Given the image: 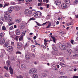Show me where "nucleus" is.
I'll use <instances>...</instances> for the list:
<instances>
[{"label": "nucleus", "mask_w": 78, "mask_h": 78, "mask_svg": "<svg viewBox=\"0 0 78 78\" xmlns=\"http://www.w3.org/2000/svg\"><path fill=\"white\" fill-rule=\"evenodd\" d=\"M4 18L5 20L9 22H12V18L9 17V14L8 12H6L4 14Z\"/></svg>", "instance_id": "nucleus-1"}, {"label": "nucleus", "mask_w": 78, "mask_h": 78, "mask_svg": "<svg viewBox=\"0 0 78 78\" xmlns=\"http://www.w3.org/2000/svg\"><path fill=\"white\" fill-rule=\"evenodd\" d=\"M15 39L17 41L18 40V36H16V37L15 38Z\"/></svg>", "instance_id": "nucleus-49"}, {"label": "nucleus", "mask_w": 78, "mask_h": 78, "mask_svg": "<svg viewBox=\"0 0 78 78\" xmlns=\"http://www.w3.org/2000/svg\"><path fill=\"white\" fill-rule=\"evenodd\" d=\"M21 21H22V20L19 19H17L16 20V22L17 23H20V22H21Z\"/></svg>", "instance_id": "nucleus-19"}, {"label": "nucleus", "mask_w": 78, "mask_h": 78, "mask_svg": "<svg viewBox=\"0 0 78 78\" xmlns=\"http://www.w3.org/2000/svg\"><path fill=\"white\" fill-rule=\"evenodd\" d=\"M13 23H8V25L9 26L12 25H13Z\"/></svg>", "instance_id": "nucleus-39"}, {"label": "nucleus", "mask_w": 78, "mask_h": 78, "mask_svg": "<svg viewBox=\"0 0 78 78\" xmlns=\"http://www.w3.org/2000/svg\"><path fill=\"white\" fill-rule=\"evenodd\" d=\"M75 17L76 18H77V19L78 18V15H75Z\"/></svg>", "instance_id": "nucleus-64"}, {"label": "nucleus", "mask_w": 78, "mask_h": 78, "mask_svg": "<svg viewBox=\"0 0 78 78\" xmlns=\"http://www.w3.org/2000/svg\"><path fill=\"white\" fill-rule=\"evenodd\" d=\"M5 42V40H2V39H0V44L1 45H2Z\"/></svg>", "instance_id": "nucleus-12"}, {"label": "nucleus", "mask_w": 78, "mask_h": 78, "mask_svg": "<svg viewBox=\"0 0 78 78\" xmlns=\"http://www.w3.org/2000/svg\"><path fill=\"white\" fill-rule=\"evenodd\" d=\"M30 12V10L29 9H26L24 11V13L26 15H28L29 14V12Z\"/></svg>", "instance_id": "nucleus-7"}, {"label": "nucleus", "mask_w": 78, "mask_h": 78, "mask_svg": "<svg viewBox=\"0 0 78 78\" xmlns=\"http://www.w3.org/2000/svg\"><path fill=\"white\" fill-rule=\"evenodd\" d=\"M13 28H14L13 26H12L9 28V30H13Z\"/></svg>", "instance_id": "nucleus-38"}, {"label": "nucleus", "mask_w": 78, "mask_h": 78, "mask_svg": "<svg viewBox=\"0 0 78 78\" xmlns=\"http://www.w3.org/2000/svg\"><path fill=\"white\" fill-rule=\"evenodd\" d=\"M14 9V7L13 6L10 7L8 9V11H12Z\"/></svg>", "instance_id": "nucleus-17"}, {"label": "nucleus", "mask_w": 78, "mask_h": 78, "mask_svg": "<svg viewBox=\"0 0 78 78\" xmlns=\"http://www.w3.org/2000/svg\"><path fill=\"white\" fill-rule=\"evenodd\" d=\"M10 3L11 5H15V2H10Z\"/></svg>", "instance_id": "nucleus-43"}, {"label": "nucleus", "mask_w": 78, "mask_h": 78, "mask_svg": "<svg viewBox=\"0 0 78 78\" xmlns=\"http://www.w3.org/2000/svg\"><path fill=\"white\" fill-rule=\"evenodd\" d=\"M23 37L21 36L19 38V40L20 41H23Z\"/></svg>", "instance_id": "nucleus-27"}, {"label": "nucleus", "mask_w": 78, "mask_h": 78, "mask_svg": "<svg viewBox=\"0 0 78 78\" xmlns=\"http://www.w3.org/2000/svg\"><path fill=\"white\" fill-rule=\"evenodd\" d=\"M2 30L3 31H5V30H6V28L5 26H3L2 27Z\"/></svg>", "instance_id": "nucleus-29"}, {"label": "nucleus", "mask_w": 78, "mask_h": 78, "mask_svg": "<svg viewBox=\"0 0 78 78\" xmlns=\"http://www.w3.org/2000/svg\"><path fill=\"white\" fill-rule=\"evenodd\" d=\"M35 20V18L33 17L29 19V21H31V20Z\"/></svg>", "instance_id": "nucleus-37"}, {"label": "nucleus", "mask_w": 78, "mask_h": 78, "mask_svg": "<svg viewBox=\"0 0 78 78\" xmlns=\"http://www.w3.org/2000/svg\"><path fill=\"white\" fill-rule=\"evenodd\" d=\"M77 56H78L77 54L73 55V57H77Z\"/></svg>", "instance_id": "nucleus-60"}, {"label": "nucleus", "mask_w": 78, "mask_h": 78, "mask_svg": "<svg viewBox=\"0 0 78 78\" xmlns=\"http://www.w3.org/2000/svg\"><path fill=\"white\" fill-rule=\"evenodd\" d=\"M60 65L62 66L63 67H66V65L65 64L62 63H60Z\"/></svg>", "instance_id": "nucleus-22"}, {"label": "nucleus", "mask_w": 78, "mask_h": 78, "mask_svg": "<svg viewBox=\"0 0 78 78\" xmlns=\"http://www.w3.org/2000/svg\"><path fill=\"white\" fill-rule=\"evenodd\" d=\"M3 22H2V21H0V25H2L3 24Z\"/></svg>", "instance_id": "nucleus-56"}, {"label": "nucleus", "mask_w": 78, "mask_h": 78, "mask_svg": "<svg viewBox=\"0 0 78 78\" xmlns=\"http://www.w3.org/2000/svg\"><path fill=\"white\" fill-rule=\"evenodd\" d=\"M60 61H62V62L64 61V58L62 57V58H61L60 59Z\"/></svg>", "instance_id": "nucleus-41"}, {"label": "nucleus", "mask_w": 78, "mask_h": 78, "mask_svg": "<svg viewBox=\"0 0 78 78\" xmlns=\"http://www.w3.org/2000/svg\"><path fill=\"white\" fill-rule=\"evenodd\" d=\"M0 56L1 58H2L3 56V53H1L0 55Z\"/></svg>", "instance_id": "nucleus-51"}, {"label": "nucleus", "mask_w": 78, "mask_h": 78, "mask_svg": "<svg viewBox=\"0 0 78 78\" xmlns=\"http://www.w3.org/2000/svg\"><path fill=\"white\" fill-rule=\"evenodd\" d=\"M7 50L9 51H13V48L11 46H9L7 47Z\"/></svg>", "instance_id": "nucleus-6"}, {"label": "nucleus", "mask_w": 78, "mask_h": 78, "mask_svg": "<svg viewBox=\"0 0 78 78\" xmlns=\"http://www.w3.org/2000/svg\"><path fill=\"white\" fill-rule=\"evenodd\" d=\"M4 47H6L7 46H8V43L6 42L5 43L4 45Z\"/></svg>", "instance_id": "nucleus-24"}, {"label": "nucleus", "mask_w": 78, "mask_h": 78, "mask_svg": "<svg viewBox=\"0 0 78 78\" xmlns=\"http://www.w3.org/2000/svg\"><path fill=\"white\" fill-rule=\"evenodd\" d=\"M62 8L63 9L66 8L67 7V5L66 4H62L61 5Z\"/></svg>", "instance_id": "nucleus-9"}, {"label": "nucleus", "mask_w": 78, "mask_h": 78, "mask_svg": "<svg viewBox=\"0 0 78 78\" xmlns=\"http://www.w3.org/2000/svg\"><path fill=\"white\" fill-rule=\"evenodd\" d=\"M4 75L5 77H9V75H8L7 73H4Z\"/></svg>", "instance_id": "nucleus-30"}, {"label": "nucleus", "mask_w": 78, "mask_h": 78, "mask_svg": "<svg viewBox=\"0 0 78 78\" xmlns=\"http://www.w3.org/2000/svg\"><path fill=\"white\" fill-rule=\"evenodd\" d=\"M72 25V24L71 23H68L67 24V26H69V25Z\"/></svg>", "instance_id": "nucleus-45"}, {"label": "nucleus", "mask_w": 78, "mask_h": 78, "mask_svg": "<svg viewBox=\"0 0 78 78\" xmlns=\"http://www.w3.org/2000/svg\"><path fill=\"white\" fill-rule=\"evenodd\" d=\"M18 1H19V3L20 4V3H22V2H23L24 1V0H17Z\"/></svg>", "instance_id": "nucleus-36"}, {"label": "nucleus", "mask_w": 78, "mask_h": 78, "mask_svg": "<svg viewBox=\"0 0 78 78\" xmlns=\"http://www.w3.org/2000/svg\"><path fill=\"white\" fill-rule=\"evenodd\" d=\"M4 68H5V69H6V70H8V67H7L6 66H5L4 67Z\"/></svg>", "instance_id": "nucleus-57"}, {"label": "nucleus", "mask_w": 78, "mask_h": 78, "mask_svg": "<svg viewBox=\"0 0 78 78\" xmlns=\"http://www.w3.org/2000/svg\"><path fill=\"white\" fill-rule=\"evenodd\" d=\"M51 37L52 39L53 40V42H55V41H56V38H55V37H53L51 36Z\"/></svg>", "instance_id": "nucleus-23"}, {"label": "nucleus", "mask_w": 78, "mask_h": 78, "mask_svg": "<svg viewBox=\"0 0 78 78\" xmlns=\"http://www.w3.org/2000/svg\"><path fill=\"white\" fill-rule=\"evenodd\" d=\"M11 59L12 61H14V59H15L14 58V57H12L11 58Z\"/></svg>", "instance_id": "nucleus-55"}, {"label": "nucleus", "mask_w": 78, "mask_h": 78, "mask_svg": "<svg viewBox=\"0 0 78 78\" xmlns=\"http://www.w3.org/2000/svg\"><path fill=\"white\" fill-rule=\"evenodd\" d=\"M73 78H78V76H73Z\"/></svg>", "instance_id": "nucleus-54"}, {"label": "nucleus", "mask_w": 78, "mask_h": 78, "mask_svg": "<svg viewBox=\"0 0 78 78\" xmlns=\"http://www.w3.org/2000/svg\"><path fill=\"white\" fill-rule=\"evenodd\" d=\"M25 25H27V23L25 22H22L21 24V26H20V28L21 29H23L25 28Z\"/></svg>", "instance_id": "nucleus-4"}, {"label": "nucleus", "mask_w": 78, "mask_h": 78, "mask_svg": "<svg viewBox=\"0 0 78 78\" xmlns=\"http://www.w3.org/2000/svg\"><path fill=\"white\" fill-rule=\"evenodd\" d=\"M38 1L39 2H42V0H38Z\"/></svg>", "instance_id": "nucleus-62"}, {"label": "nucleus", "mask_w": 78, "mask_h": 78, "mask_svg": "<svg viewBox=\"0 0 78 78\" xmlns=\"http://www.w3.org/2000/svg\"><path fill=\"white\" fill-rule=\"evenodd\" d=\"M51 27V23H50L49 24L48 26L47 27V28H49Z\"/></svg>", "instance_id": "nucleus-32"}, {"label": "nucleus", "mask_w": 78, "mask_h": 78, "mask_svg": "<svg viewBox=\"0 0 78 78\" xmlns=\"http://www.w3.org/2000/svg\"><path fill=\"white\" fill-rule=\"evenodd\" d=\"M59 47L60 48H61L62 50H66V48H67V47H68V46H66L64 45V43H61L59 44Z\"/></svg>", "instance_id": "nucleus-2"}, {"label": "nucleus", "mask_w": 78, "mask_h": 78, "mask_svg": "<svg viewBox=\"0 0 78 78\" xmlns=\"http://www.w3.org/2000/svg\"><path fill=\"white\" fill-rule=\"evenodd\" d=\"M52 49L53 50H54V51H58V48L56 47V46L55 45H53L52 46Z\"/></svg>", "instance_id": "nucleus-13"}, {"label": "nucleus", "mask_w": 78, "mask_h": 78, "mask_svg": "<svg viewBox=\"0 0 78 78\" xmlns=\"http://www.w3.org/2000/svg\"><path fill=\"white\" fill-rule=\"evenodd\" d=\"M68 53H72V51L70 50H69L68 51Z\"/></svg>", "instance_id": "nucleus-61"}, {"label": "nucleus", "mask_w": 78, "mask_h": 78, "mask_svg": "<svg viewBox=\"0 0 78 78\" xmlns=\"http://www.w3.org/2000/svg\"><path fill=\"white\" fill-rule=\"evenodd\" d=\"M55 4L56 5H61V1L59 0H57L55 2Z\"/></svg>", "instance_id": "nucleus-8"}, {"label": "nucleus", "mask_w": 78, "mask_h": 78, "mask_svg": "<svg viewBox=\"0 0 78 78\" xmlns=\"http://www.w3.org/2000/svg\"><path fill=\"white\" fill-rule=\"evenodd\" d=\"M37 72V69H36L34 68L31 70H30L29 72L30 75H33L34 74V73H36Z\"/></svg>", "instance_id": "nucleus-3"}, {"label": "nucleus", "mask_w": 78, "mask_h": 78, "mask_svg": "<svg viewBox=\"0 0 78 78\" xmlns=\"http://www.w3.org/2000/svg\"><path fill=\"white\" fill-rule=\"evenodd\" d=\"M43 2L44 3H45V2L47 3H48V1H49V0H43Z\"/></svg>", "instance_id": "nucleus-34"}, {"label": "nucleus", "mask_w": 78, "mask_h": 78, "mask_svg": "<svg viewBox=\"0 0 78 78\" xmlns=\"http://www.w3.org/2000/svg\"><path fill=\"white\" fill-rule=\"evenodd\" d=\"M33 78H37V75L36 74H34L33 76Z\"/></svg>", "instance_id": "nucleus-20"}, {"label": "nucleus", "mask_w": 78, "mask_h": 78, "mask_svg": "<svg viewBox=\"0 0 78 78\" xmlns=\"http://www.w3.org/2000/svg\"><path fill=\"white\" fill-rule=\"evenodd\" d=\"M26 33V31H23L22 34H21V36H23H23H25V33Z\"/></svg>", "instance_id": "nucleus-21"}, {"label": "nucleus", "mask_w": 78, "mask_h": 78, "mask_svg": "<svg viewBox=\"0 0 78 78\" xmlns=\"http://www.w3.org/2000/svg\"><path fill=\"white\" fill-rule=\"evenodd\" d=\"M74 53H78V50L77 49H76L74 51Z\"/></svg>", "instance_id": "nucleus-33"}, {"label": "nucleus", "mask_w": 78, "mask_h": 78, "mask_svg": "<svg viewBox=\"0 0 78 78\" xmlns=\"http://www.w3.org/2000/svg\"><path fill=\"white\" fill-rule=\"evenodd\" d=\"M8 6V4L5 3L4 6L3 7V8H5V7L6 6Z\"/></svg>", "instance_id": "nucleus-42"}, {"label": "nucleus", "mask_w": 78, "mask_h": 78, "mask_svg": "<svg viewBox=\"0 0 78 78\" xmlns=\"http://www.w3.org/2000/svg\"><path fill=\"white\" fill-rule=\"evenodd\" d=\"M47 75V74L45 73H43L42 75V76H44V77L46 76Z\"/></svg>", "instance_id": "nucleus-44"}, {"label": "nucleus", "mask_w": 78, "mask_h": 78, "mask_svg": "<svg viewBox=\"0 0 78 78\" xmlns=\"http://www.w3.org/2000/svg\"><path fill=\"white\" fill-rule=\"evenodd\" d=\"M20 30L19 29L16 30V35H19L20 34Z\"/></svg>", "instance_id": "nucleus-14"}, {"label": "nucleus", "mask_w": 78, "mask_h": 78, "mask_svg": "<svg viewBox=\"0 0 78 78\" xmlns=\"http://www.w3.org/2000/svg\"><path fill=\"white\" fill-rule=\"evenodd\" d=\"M41 47H43V48H46V47H45L44 45H41Z\"/></svg>", "instance_id": "nucleus-48"}, {"label": "nucleus", "mask_w": 78, "mask_h": 78, "mask_svg": "<svg viewBox=\"0 0 78 78\" xmlns=\"http://www.w3.org/2000/svg\"><path fill=\"white\" fill-rule=\"evenodd\" d=\"M27 2H31L32 0H25Z\"/></svg>", "instance_id": "nucleus-46"}, {"label": "nucleus", "mask_w": 78, "mask_h": 78, "mask_svg": "<svg viewBox=\"0 0 78 78\" xmlns=\"http://www.w3.org/2000/svg\"><path fill=\"white\" fill-rule=\"evenodd\" d=\"M14 42H11V45L12 46H14Z\"/></svg>", "instance_id": "nucleus-53"}, {"label": "nucleus", "mask_w": 78, "mask_h": 78, "mask_svg": "<svg viewBox=\"0 0 78 78\" xmlns=\"http://www.w3.org/2000/svg\"><path fill=\"white\" fill-rule=\"evenodd\" d=\"M35 44L36 45H39L40 46H41V45H40V44H38V43H37V42H35Z\"/></svg>", "instance_id": "nucleus-50"}, {"label": "nucleus", "mask_w": 78, "mask_h": 78, "mask_svg": "<svg viewBox=\"0 0 78 78\" xmlns=\"http://www.w3.org/2000/svg\"><path fill=\"white\" fill-rule=\"evenodd\" d=\"M42 5V3L41 2L40 3H38L37 6H41V5Z\"/></svg>", "instance_id": "nucleus-47"}, {"label": "nucleus", "mask_w": 78, "mask_h": 78, "mask_svg": "<svg viewBox=\"0 0 78 78\" xmlns=\"http://www.w3.org/2000/svg\"><path fill=\"white\" fill-rule=\"evenodd\" d=\"M15 9L16 11H19V10H20V8L19 6H16L15 7Z\"/></svg>", "instance_id": "nucleus-16"}, {"label": "nucleus", "mask_w": 78, "mask_h": 78, "mask_svg": "<svg viewBox=\"0 0 78 78\" xmlns=\"http://www.w3.org/2000/svg\"><path fill=\"white\" fill-rule=\"evenodd\" d=\"M37 25L38 26H41V25L40 24V23H37Z\"/></svg>", "instance_id": "nucleus-58"}, {"label": "nucleus", "mask_w": 78, "mask_h": 78, "mask_svg": "<svg viewBox=\"0 0 78 78\" xmlns=\"http://www.w3.org/2000/svg\"><path fill=\"white\" fill-rule=\"evenodd\" d=\"M4 36V35L3 33H0V39H2V38Z\"/></svg>", "instance_id": "nucleus-26"}, {"label": "nucleus", "mask_w": 78, "mask_h": 78, "mask_svg": "<svg viewBox=\"0 0 78 78\" xmlns=\"http://www.w3.org/2000/svg\"><path fill=\"white\" fill-rule=\"evenodd\" d=\"M22 46V43H19L17 44V48H21Z\"/></svg>", "instance_id": "nucleus-10"}, {"label": "nucleus", "mask_w": 78, "mask_h": 78, "mask_svg": "<svg viewBox=\"0 0 78 78\" xmlns=\"http://www.w3.org/2000/svg\"><path fill=\"white\" fill-rule=\"evenodd\" d=\"M9 70H10V73L11 75H13V70H12V69L11 68V66L9 67Z\"/></svg>", "instance_id": "nucleus-11"}, {"label": "nucleus", "mask_w": 78, "mask_h": 78, "mask_svg": "<svg viewBox=\"0 0 78 78\" xmlns=\"http://www.w3.org/2000/svg\"><path fill=\"white\" fill-rule=\"evenodd\" d=\"M6 63L8 66V67H9V65H10V62L9 61H8L6 62Z\"/></svg>", "instance_id": "nucleus-28"}, {"label": "nucleus", "mask_w": 78, "mask_h": 78, "mask_svg": "<svg viewBox=\"0 0 78 78\" xmlns=\"http://www.w3.org/2000/svg\"><path fill=\"white\" fill-rule=\"evenodd\" d=\"M64 2L66 4H69L70 3V1L69 0H64Z\"/></svg>", "instance_id": "nucleus-18"}, {"label": "nucleus", "mask_w": 78, "mask_h": 78, "mask_svg": "<svg viewBox=\"0 0 78 78\" xmlns=\"http://www.w3.org/2000/svg\"><path fill=\"white\" fill-rule=\"evenodd\" d=\"M26 58H27V59H30V56L28 55H26L25 56Z\"/></svg>", "instance_id": "nucleus-31"}, {"label": "nucleus", "mask_w": 78, "mask_h": 78, "mask_svg": "<svg viewBox=\"0 0 78 78\" xmlns=\"http://www.w3.org/2000/svg\"><path fill=\"white\" fill-rule=\"evenodd\" d=\"M36 36H34V40H36Z\"/></svg>", "instance_id": "nucleus-63"}, {"label": "nucleus", "mask_w": 78, "mask_h": 78, "mask_svg": "<svg viewBox=\"0 0 78 78\" xmlns=\"http://www.w3.org/2000/svg\"><path fill=\"white\" fill-rule=\"evenodd\" d=\"M0 8H3V5L0 4Z\"/></svg>", "instance_id": "nucleus-59"}, {"label": "nucleus", "mask_w": 78, "mask_h": 78, "mask_svg": "<svg viewBox=\"0 0 78 78\" xmlns=\"http://www.w3.org/2000/svg\"><path fill=\"white\" fill-rule=\"evenodd\" d=\"M21 53H22L21 52H19V51H17L16 52V54H21Z\"/></svg>", "instance_id": "nucleus-52"}, {"label": "nucleus", "mask_w": 78, "mask_h": 78, "mask_svg": "<svg viewBox=\"0 0 78 78\" xmlns=\"http://www.w3.org/2000/svg\"><path fill=\"white\" fill-rule=\"evenodd\" d=\"M70 42L71 43H72V44H73V42H74V40H71L70 41Z\"/></svg>", "instance_id": "nucleus-40"}, {"label": "nucleus", "mask_w": 78, "mask_h": 78, "mask_svg": "<svg viewBox=\"0 0 78 78\" xmlns=\"http://www.w3.org/2000/svg\"><path fill=\"white\" fill-rule=\"evenodd\" d=\"M69 70H70V71H72L73 70V66H71L69 67Z\"/></svg>", "instance_id": "nucleus-25"}, {"label": "nucleus", "mask_w": 78, "mask_h": 78, "mask_svg": "<svg viewBox=\"0 0 78 78\" xmlns=\"http://www.w3.org/2000/svg\"><path fill=\"white\" fill-rule=\"evenodd\" d=\"M78 2V0H76L74 2V3L75 5H76L77 3Z\"/></svg>", "instance_id": "nucleus-35"}, {"label": "nucleus", "mask_w": 78, "mask_h": 78, "mask_svg": "<svg viewBox=\"0 0 78 78\" xmlns=\"http://www.w3.org/2000/svg\"><path fill=\"white\" fill-rule=\"evenodd\" d=\"M41 16V13L39 12H37L34 15L35 17H39Z\"/></svg>", "instance_id": "nucleus-5"}, {"label": "nucleus", "mask_w": 78, "mask_h": 78, "mask_svg": "<svg viewBox=\"0 0 78 78\" xmlns=\"http://www.w3.org/2000/svg\"><path fill=\"white\" fill-rule=\"evenodd\" d=\"M21 67L22 69H23V70H25L26 69V67L25 66V65H24L22 64L21 65Z\"/></svg>", "instance_id": "nucleus-15"}]
</instances>
